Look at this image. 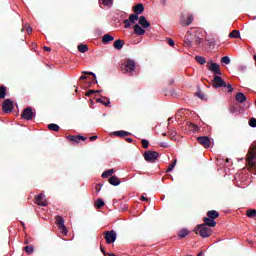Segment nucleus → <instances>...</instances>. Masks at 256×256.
<instances>
[{
  "mask_svg": "<svg viewBox=\"0 0 256 256\" xmlns=\"http://www.w3.org/2000/svg\"><path fill=\"white\" fill-rule=\"evenodd\" d=\"M181 25L183 26H189L191 23H193V15L188 16L187 18L182 17L180 20Z\"/></svg>",
  "mask_w": 256,
  "mask_h": 256,
  "instance_id": "15",
  "label": "nucleus"
},
{
  "mask_svg": "<svg viewBox=\"0 0 256 256\" xmlns=\"http://www.w3.org/2000/svg\"><path fill=\"white\" fill-rule=\"evenodd\" d=\"M204 223L206 227H215V225H217V222H215V220L207 217L204 218Z\"/></svg>",
  "mask_w": 256,
  "mask_h": 256,
  "instance_id": "19",
  "label": "nucleus"
},
{
  "mask_svg": "<svg viewBox=\"0 0 256 256\" xmlns=\"http://www.w3.org/2000/svg\"><path fill=\"white\" fill-rule=\"evenodd\" d=\"M26 31H27V33H32L33 32V28H31V26H28L26 28Z\"/></svg>",
  "mask_w": 256,
  "mask_h": 256,
  "instance_id": "49",
  "label": "nucleus"
},
{
  "mask_svg": "<svg viewBox=\"0 0 256 256\" xmlns=\"http://www.w3.org/2000/svg\"><path fill=\"white\" fill-rule=\"evenodd\" d=\"M44 51H51V48L45 46Z\"/></svg>",
  "mask_w": 256,
  "mask_h": 256,
  "instance_id": "54",
  "label": "nucleus"
},
{
  "mask_svg": "<svg viewBox=\"0 0 256 256\" xmlns=\"http://www.w3.org/2000/svg\"><path fill=\"white\" fill-rule=\"evenodd\" d=\"M115 40V37L109 35V34H105L103 37H102V42L103 43H110V41H114Z\"/></svg>",
  "mask_w": 256,
  "mask_h": 256,
  "instance_id": "22",
  "label": "nucleus"
},
{
  "mask_svg": "<svg viewBox=\"0 0 256 256\" xmlns=\"http://www.w3.org/2000/svg\"><path fill=\"white\" fill-rule=\"evenodd\" d=\"M204 253L203 252H199L197 256H203Z\"/></svg>",
  "mask_w": 256,
  "mask_h": 256,
  "instance_id": "58",
  "label": "nucleus"
},
{
  "mask_svg": "<svg viewBox=\"0 0 256 256\" xmlns=\"http://www.w3.org/2000/svg\"><path fill=\"white\" fill-rule=\"evenodd\" d=\"M221 62L225 65H229V63H231V59L229 58V56H224L222 57Z\"/></svg>",
  "mask_w": 256,
  "mask_h": 256,
  "instance_id": "34",
  "label": "nucleus"
},
{
  "mask_svg": "<svg viewBox=\"0 0 256 256\" xmlns=\"http://www.w3.org/2000/svg\"><path fill=\"white\" fill-rule=\"evenodd\" d=\"M188 235H189V231H187V229H182V230H180L179 233H178V236H179L181 239L185 238V237L188 236Z\"/></svg>",
  "mask_w": 256,
  "mask_h": 256,
  "instance_id": "29",
  "label": "nucleus"
},
{
  "mask_svg": "<svg viewBox=\"0 0 256 256\" xmlns=\"http://www.w3.org/2000/svg\"><path fill=\"white\" fill-rule=\"evenodd\" d=\"M197 96L200 97V99H203V94H201V92H198Z\"/></svg>",
  "mask_w": 256,
  "mask_h": 256,
  "instance_id": "52",
  "label": "nucleus"
},
{
  "mask_svg": "<svg viewBox=\"0 0 256 256\" xmlns=\"http://www.w3.org/2000/svg\"><path fill=\"white\" fill-rule=\"evenodd\" d=\"M142 201H147V198L145 196L141 197Z\"/></svg>",
  "mask_w": 256,
  "mask_h": 256,
  "instance_id": "55",
  "label": "nucleus"
},
{
  "mask_svg": "<svg viewBox=\"0 0 256 256\" xmlns=\"http://www.w3.org/2000/svg\"><path fill=\"white\" fill-rule=\"evenodd\" d=\"M198 231H199L200 237H204V238L211 237V233H213V230H211V228H209V226L205 224L199 225Z\"/></svg>",
  "mask_w": 256,
  "mask_h": 256,
  "instance_id": "4",
  "label": "nucleus"
},
{
  "mask_svg": "<svg viewBox=\"0 0 256 256\" xmlns=\"http://www.w3.org/2000/svg\"><path fill=\"white\" fill-rule=\"evenodd\" d=\"M138 23L134 26L135 35H145V29H149L151 27V23L147 21L145 16H140L138 18Z\"/></svg>",
  "mask_w": 256,
  "mask_h": 256,
  "instance_id": "1",
  "label": "nucleus"
},
{
  "mask_svg": "<svg viewBox=\"0 0 256 256\" xmlns=\"http://www.w3.org/2000/svg\"><path fill=\"white\" fill-rule=\"evenodd\" d=\"M93 93H95V91L90 90V91H88V92H87V94H86V95L89 97V95H93Z\"/></svg>",
  "mask_w": 256,
  "mask_h": 256,
  "instance_id": "50",
  "label": "nucleus"
},
{
  "mask_svg": "<svg viewBox=\"0 0 256 256\" xmlns=\"http://www.w3.org/2000/svg\"><path fill=\"white\" fill-rule=\"evenodd\" d=\"M110 185H114V187H117L118 185H121V180L117 176H112L109 178Z\"/></svg>",
  "mask_w": 256,
  "mask_h": 256,
  "instance_id": "17",
  "label": "nucleus"
},
{
  "mask_svg": "<svg viewBox=\"0 0 256 256\" xmlns=\"http://www.w3.org/2000/svg\"><path fill=\"white\" fill-rule=\"evenodd\" d=\"M235 97L238 103H245L247 101V96L242 92L237 93Z\"/></svg>",
  "mask_w": 256,
  "mask_h": 256,
  "instance_id": "16",
  "label": "nucleus"
},
{
  "mask_svg": "<svg viewBox=\"0 0 256 256\" xmlns=\"http://www.w3.org/2000/svg\"><path fill=\"white\" fill-rule=\"evenodd\" d=\"M78 51L80 53H87V51H89V47H87V45L81 44L78 46Z\"/></svg>",
  "mask_w": 256,
  "mask_h": 256,
  "instance_id": "28",
  "label": "nucleus"
},
{
  "mask_svg": "<svg viewBox=\"0 0 256 256\" xmlns=\"http://www.w3.org/2000/svg\"><path fill=\"white\" fill-rule=\"evenodd\" d=\"M226 87L228 88V93L233 92V86H231V84H226Z\"/></svg>",
  "mask_w": 256,
  "mask_h": 256,
  "instance_id": "46",
  "label": "nucleus"
},
{
  "mask_svg": "<svg viewBox=\"0 0 256 256\" xmlns=\"http://www.w3.org/2000/svg\"><path fill=\"white\" fill-rule=\"evenodd\" d=\"M105 205V202H103L101 199H98L96 202L97 209H101Z\"/></svg>",
  "mask_w": 256,
  "mask_h": 256,
  "instance_id": "36",
  "label": "nucleus"
},
{
  "mask_svg": "<svg viewBox=\"0 0 256 256\" xmlns=\"http://www.w3.org/2000/svg\"><path fill=\"white\" fill-rule=\"evenodd\" d=\"M48 129H50V131H59V125H57V124H49L48 125Z\"/></svg>",
  "mask_w": 256,
  "mask_h": 256,
  "instance_id": "33",
  "label": "nucleus"
},
{
  "mask_svg": "<svg viewBox=\"0 0 256 256\" xmlns=\"http://www.w3.org/2000/svg\"><path fill=\"white\" fill-rule=\"evenodd\" d=\"M13 109V101H11V99H6L2 104V111H4V113H11Z\"/></svg>",
  "mask_w": 256,
  "mask_h": 256,
  "instance_id": "9",
  "label": "nucleus"
},
{
  "mask_svg": "<svg viewBox=\"0 0 256 256\" xmlns=\"http://www.w3.org/2000/svg\"><path fill=\"white\" fill-rule=\"evenodd\" d=\"M34 250H35V249L33 248L32 245H29V246L24 247V251H26V253H28V255H31Z\"/></svg>",
  "mask_w": 256,
  "mask_h": 256,
  "instance_id": "32",
  "label": "nucleus"
},
{
  "mask_svg": "<svg viewBox=\"0 0 256 256\" xmlns=\"http://www.w3.org/2000/svg\"><path fill=\"white\" fill-rule=\"evenodd\" d=\"M168 45H170V47H174L175 41H173V39H168Z\"/></svg>",
  "mask_w": 256,
  "mask_h": 256,
  "instance_id": "45",
  "label": "nucleus"
},
{
  "mask_svg": "<svg viewBox=\"0 0 256 256\" xmlns=\"http://www.w3.org/2000/svg\"><path fill=\"white\" fill-rule=\"evenodd\" d=\"M102 5H104V7L111 8L113 7V0H102Z\"/></svg>",
  "mask_w": 256,
  "mask_h": 256,
  "instance_id": "30",
  "label": "nucleus"
},
{
  "mask_svg": "<svg viewBox=\"0 0 256 256\" xmlns=\"http://www.w3.org/2000/svg\"><path fill=\"white\" fill-rule=\"evenodd\" d=\"M56 224L60 233H62V235H67V233H69V231L67 230V227L65 226V219H63V217L56 216Z\"/></svg>",
  "mask_w": 256,
  "mask_h": 256,
  "instance_id": "3",
  "label": "nucleus"
},
{
  "mask_svg": "<svg viewBox=\"0 0 256 256\" xmlns=\"http://www.w3.org/2000/svg\"><path fill=\"white\" fill-rule=\"evenodd\" d=\"M198 143H200V145H203V147H205L206 149H209V147H211V139H209V137L207 136H200L197 138Z\"/></svg>",
  "mask_w": 256,
  "mask_h": 256,
  "instance_id": "12",
  "label": "nucleus"
},
{
  "mask_svg": "<svg viewBox=\"0 0 256 256\" xmlns=\"http://www.w3.org/2000/svg\"><path fill=\"white\" fill-rule=\"evenodd\" d=\"M247 217H256V210L255 209H250L247 211Z\"/></svg>",
  "mask_w": 256,
  "mask_h": 256,
  "instance_id": "35",
  "label": "nucleus"
},
{
  "mask_svg": "<svg viewBox=\"0 0 256 256\" xmlns=\"http://www.w3.org/2000/svg\"><path fill=\"white\" fill-rule=\"evenodd\" d=\"M104 237L107 245H111V243H115L117 241V232L115 230L104 232Z\"/></svg>",
  "mask_w": 256,
  "mask_h": 256,
  "instance_id": "5",
  "label": "nucleus"
},
{
  "mask_svg": "<svg viewBox=\"0 0 256 256\" xmlns=\"http://www.w3.org/2000/svg\"><path fill=\"white\" fill-rule=\"evenodd\" d=\"M126 141H127L128 143H133V139H132V138H127Z\"/></svg>",
  "mask_w": 256,
  "mask_h": 256,
  "instance_id": "53",
  "label": "nucleus"
},
{
  "mask_svg": "<svg viewBox=\"0 0 256 256\" xmlns=\"http://www.w3.org/2000/svg\"><path fill=\"white\" fill-rule=\"evenodd\" d=\"M113 173H115L114 169L107 170L104 173H102V177L103 179H107V177H111Z\"/></svg>",
  "mask_w": 256,
  "mask_h": 256,
  "instance_id": "27",
  "label": "nucleus"
},
{
  "mask_svg": "<svg viewBox=\"0 0 256 256\" xmlns=\"http://www.w3.org/2000/svg\"><path fill=\"white\" fill-rule=\"evenodd\" d=\"M158 158H159V153L157 152L148 151L144 153L145 161H148V162L157 161Z\"/></svg>",
  "mask_w": 256,
  "mask_h": 256,
  "instance_id": "10",
  "label": "nucleus"
},
{
  "mask_svg": "<svg viewBox=\"0 0 256 256\" xmlns=\"http://www.w3.org/2000/svg\"><path fill=\"white\" fill-rule=\"evenodd\" d=\"M172 119H173V118H169V119H168V123H169Z\"/></svg>",
  "mask_w": 256,
  "mask_h": 256,
  "instance_id": "59",
  "label": "nucleus"
},
{
  "mask_svg": "<svg viewBox=\"0 0 256 256\" xmlns=\"http://www.w3.org/2000/svg\"><path fill=\"white\" fill-rule=\"evenodd\" d=\"M248 164L256 169V148L249 151Z\"/></svg>",
  "mask_w": 256,
  "mask_h": 256,
  "instance_id": "11",
  "label": "nucleus"
},
{
  "mask_svg": "<svg viewBox=\"0 0 256 256\" xmlns=\"http://www.w3.org/2000/svg\"><path fill=\"white\" fill-rule=\"evenodd\" d=\"M195 59L200 65H205L207 63V60L203 56H196Z\"/></svg>",
  "mask_w": 256,
  "mask_h": 256,
  "instance_id": "26",
  "label": "nucleus"
},
{
  "mask_svg": "<svg viewBox=\"0 0 256 256\" xmlns=\"http://www.w3.org/2000/svg\"><path fill=\"white\" fill-rule=\"evenodd\" d=\"M249 125H250V127H256V119L255 118L250 119Z\"/></svg>",
  "mask_w": 256,
  "mask_h": 256,
  "instance_id": "40",
  "label": "nucleus"
},
{
  "mask_svg": "<svg viewBox=\"0 0 256 256\" xmlns=\"http://www.w3.org/2000/svg\"><path fill=\"white\" fill-rule=\"evenodd\" d=\"M69 141H74L75 143L78 142V136H68Z\"/></svg>",
  "mask_w": 256,
  "mask_h": 256,
  "instance_id": "41",
  "label": "nucleus"
},
{
  "mask_svg": "<svg viewBox=\"0 0 256 256\" xmlns=\"http://www.w3.org/2000/svg\"><path fill=\"white\" fill-rule=\"evenodd\" d=\"M22 119L32 121V119H35V111L30 107L24 109L22 112Z\"/></svg>",
  "mask_w": 256,
  "mask_h": 256,
  "instance_id": "6",
  "label": "nucleus"
},
{
  "mask_svg": "<svg viewBox=\"0 0 256 256\" xmlns=\"http://www.w3.org/2000/svg\"><path fill=\"white\" fill-rule=\"evenodd\" d=\"M208 215V219H212L215 220L217 219V217H219V212L215 211V210H211L207 212Z\"/></svg>",
  "mask_w": 256,
  "mask_h": 256,
  "instance_id": "20",
  "label": "nucleus"
},
{
  "mask_svg": "<svg viewBox=\"0 0 256 256\" xmlns=\"http://www.w3.org/2000/svg\"><path fill=\"white\" fill-rule=\"evenodd\" d=\"M176 137H177V132H172V133H170V139H171L172 141H175V139H177Z\"/></svg>",
  "mask_w": 256,
  "mask_h": 256,
  "instance_id": "43",
  "label": "nucleus"
},
{
  "mask_svg": "<svg viewBox=\"0 0 256 256\" xmlns=\"http://www.w3.org/2000/svg\"><path fill=\"white\" fill-rule=\"evenodd\" d=\"M163 135H164V137H165V135H167V134L164 133Z\"/></svg>",
  "mask_w": 256,
  "mask_h": 256,
  "instance_id": "61",
  "label": "nucleus"
},
{
  "mask_svg": "<svg viewBox=\"0 0 256 256\" xmlns=\"http://www.w3.org/2000/svg\"><path fill=\"white\" fill-rule=\"evenodd\" d=\"M185 39H186V41H190L191 40V31L187 32V34L185 35Z\"/></svg>",
  "mask_w": 256,
  "mask_h": 256,
  "instance_id": "44",
  "label": "nucleus"
},
{
  "mask_svg": "<svg viewBox=\"0 0 256 256\" xmlns=\"http://www.w3.org/2000/svg\"><path fill=\"white\" fill-rule=\"evenodd\" d=\"M177 165V159L174 160L173 163H171L168 168H167V172L171 173V171H173V169H175V166Z\"/></svg>",
  "mask_w": 256,
  "mask_h": 256,
  "instance_id": "31",
  "label": "nucleus"
},
{
  "mask_svg": "<svg viewBox=\"0 0 256 256\" xmlns=\"http://www.w3.org/2000/svg\"><path fill=\"white\" fill-rule=\"evenodd\" d=\"M84 75H92V77H94V79H97V75H95V73L93 72H86V71H83L82 72Z\"/></svg>",
  "mask_w": 256,
  "mask_h": 256,
  "instance_id": "42",
  "label": "nucleus"
},
{
  "mask_svg": "<svg viewBox=\"0 0 256 256\" xmlns=\"http://www.w3.org/2000/svg\"><path fill=\"white\" fill-rule=\"evenodd\" d=\"M187 256H193V255H187Z\"/></svg>",
  "mask_w": 256,
  "mask_h": 256,
  "instance_id": "62",
  "label": "nucleus"
},
{
  "mask_svg": "<svg viewBox=\"0 0 256 256\" xmlns=\"http://www.w3.org/2000/svg\"><path fill=\"white\" fill-rule=\"evenodd\" d=\"M189 128L191 129V131H199V126H197L193 123L189 124Z\"/></svg>",
  "mask_w": 256,
  "mask_h": 256,
  "instance_id": "37",
  "label": "nucleus"
},
{
  "mask_svg": "<svg viewBox=\"0 0 256 256\" xmlns=\"http://www.w3.org/2000/svg\"><path fill=\"white\" fill-rule=\"evenodd\" d=\"M160 147L167 148V147H169V144L162 142V143H160Z\"/></svg>",
  "mask_w": 256,
  "mask_h": 256,
  "instance_id": "48",
  "label": "nucleus"
},
{
  "mask_svg": "<svg viewBox=\"0 0 256 256\" xmlns=\"http://www.w3.org/2000/svg\"><path fill=\"white\" fill-rule=\"evenodd\" d=\"M135 61L128 59L121 64V70L125 73H133L135 71Z\"/></svg>",
  "mask_w": 256,
  "mask_h": 256,
  "instance_id": "2",
  "label": "nucleus"
},
{
  "mask_svg": "<svg viewBox=\"0 0 256 256\" xmlns=\"http://www.w3.org/2000/svg\"><path fill=\"white\" fill-rule=\"evenodd\" d=\"M114 135H116V137H127V136L131 135V133H129L127 131L120 130V131H115Z\"/></svg>",
  "mask_w": 256,
  "mask_h": 256,
  "instance_id": "21",
  "label": "nucleus"
},
{
  "mask_svg": "<svg viewBox=\"0 0 256 256\" xmlns=\"http://www.w3.org/2000/svg\"><path fill=\"white\" fill-rule=\"evenodd\" d=\"M212 85H213L214 89H219L221 87H227V83H225L223 81V78H221V76H214Z\"/></svg>",
  "mask_w": 256,
  "mask_h": 256,
  "instance_id": "7",
  "label": "nucleus"
},
{
  "mask_svg": "<svg viewBox=\"0 0 256 256\" xmlns=\"http://www.w3.org/2000/svg\"><path fill=\"white\" fill-rule=\"evenodd\" d=\"M100 250L102 253H105V249H103V247H100Z\"/></svg>",
  "mask_w": 256,
  "mask_h": 256,
  "instance_id": "57",
  "label": "nucleus"
},
{
  "mask_svg": "<svg viewBox=\"0 0 256 256\" xmlns=\"http://www.w3.org/2000/svg\"><path fill=\"white\" fill-rule=\"evenodd\" d=\"M145 11V7L143 6V4H137L134 7V14L136 15H141V13H143Z\"/></svg>",
  "mask_w": 256,
  "mask_h": 256,
  "instance_id": "18",
  "label": "nucleus"
},
{
  "mask_svg": "<svg viewBox=\"0 0 256 256\" xmlns=\"http://www.w3.org/2000/svg\"><path fill=\"white\" fill-rule=\"evenodd\" d=\"M97 102L102 103V105H105L106 107L109 105V100L103 101L102 98H97Z\"/></svg>",
  "mask_w": 256,
  "mask_h": 256,
  "instance_id": "38",
  "label": "nucleus"
},
{
  "mask_svg": "<svg viewBox=\"0 0 256 256\" xmlns=\"http://www.w3.org/2000/svg\"><path fill=\"white\" fill-rule=\"evenodd\" d=\"M142 147H143L144 149H147V148L149 147V141L146 140V139H143V140H142Z\"/></svg>",
  "mask_w": 256,
  "mask_h": 256,
  "instance_id": "39",
  "label": "nucleus"
},
{
  "mask_svg": "<svg viewBox=\"0 0 256 256\" xmlns=\"http://www.w3.org/2000/svg\"><path fill=\"white\" fill-rule=\"evenodd\" d=\"M80 79L82 80L87 79V76H81Z\"/></svg>",
  "mask_w": 256,
  "mask_h": 256,
  "instance_id": "56",
  "label": "nucleus"
},
{
  "mask_svg": "<svg viewBox=\"0 0 256 256\" xmlns=\"http://www.w3.org/2000/svg\"><path fill=\"white\" fill-rule=\"evenodd\" d=\"M21 224L23 225V227L25 226V223L21 222Z\"/></svg>",
  "mask_w": 256,
  "mask_h": 256,
  "instance_id": "60",
  "label": "nucleus"
},
{
  "mask_svg": "<svg viewBox=\"0 0 256 256\" xmlns=\"http://www.w3.org/2000/svg\"><path fill=\"white\" fill-rule=\"evenodd\" d=\"M139 21V15L131 14L128 19L124 20V29H129L131 27V23H135Z\"/></svg>",
  "mask_w": 256,
  "mask_h": 256,
  "instance_id": "8",
  "label": "nucleus"
},
{
  "mask_svg": "<svg viewBox=\"0 0 256 256\" xmlns=\"http://www.w3.org/2000/svg\"><path fill=\"white\" fill-rule=\"evenodd\" d=\"M98 136H91L90 137V141H95L97 139Z\"/></svg>",
  "mask_w": 256,
  "mask_h": 256,
  "instance_id": "51",
  "label": "nucleus"
},
{
  "mask_svg": "<svg viewBox=\"0 0 256 256\" xmlns=\"http://www.w3.org/2000/svg\"><path fill=\"white\" fill-rule=\"evenodd\" d=\"M7 95V88L5 86L0 87V99H5Z\"/></svg>",
  "mask_w": 256,
  "mask_h": 256,
  "instance_id": "25",
  "label": "nucleus"
},
{
  "mask_svg": "<svg viewBox=\"0 0 256 256\" xmlns=\"http://www.w3.org/2000/svg\"><path fill=\"white\" fill-rule=\"evenodd\" d=\"M36 203L37 205H39L40 207H47V205L49 204L47 202V198L44 194H39L37 197H36Z\"/></svg>",
  "mask_w": 256,
  "mask_h": 256,
  "instance_id": "14",
  "label": "nucleus"
},
{
  "mask_svg": "<svg viewBox=\"0 0 256 256\" xmlns=\"http://www.w3.org/2000/svg\"><path fill=\"white\" fill-rule=\"evenodd\" d=\"M229 37H231V39H237V38L241 37V33L238 30H233L229 34Z\"/></svg>",
  "mask_w": 256,
  "mask_h": 256,
  "instance_id": "24",
  "label": "nucleus"
},
{
  "mask_svg": "<svg viewBox=\"0 0 256 256\" xmlns=\"http://www.w3.org/2000/svg\"><path fill=\"white\" fill-rule=\"evenodd\" d=\"M123 45H125V43L122 40H116L114 42V49L121 50L123 49Z\"/></svg>",
  "mask_w": 256,
  "mask_h": 256,
  "instance_id": "23",
  "label": "nucleus"
},
{
  "mask_svg": "<svg viewBox=\"0 0 256 256\" xmlns=\"http://www.w3.org/2000/svg\"><path fill=\"white\" fill-rule=\"evenodd\" d=\"M208 69H209V71H211L215 75H221V68H220L219 64H217L215 62H211L208 65Z\"/></svg>",
  "mask_w": 256,
  "mask_h": 256,
  "instance_id": "13",
  "label": "nucleus"
},
{
  "mask_svg": "<svg viewBox=\"0 0 256 256\" xmlns=\"http://www.w3.org/2000/svg\"><path fill=\"white\" fill-rule=\"evenodd\" d=\"M87 138L85 136H78V141H86Z\"/></svg>",
  "mask_w": 256,
  "mask_h": 256,
  "instance_id": "47",
  "label": "nucleus"
}]
</instances>
